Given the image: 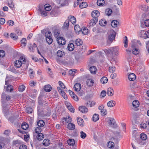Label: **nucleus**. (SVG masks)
I'll list each match as a JSON object with an SVG mask.
<instances>
[{"mask_svg":"<svg viewBox=\"0 0 149 149\" xmlns=\"http://www.w3.org/2000/svg\"><path fill=\"white\" fill-rule=\"evenodd\" d=\"M140 8L144 11H147L149 10V6L144 5H141Z\"/></svg>","mask_w":149,"mask_h":149,"instance_id":"cd10ccee","label":"nucleus"},{"mask_svg":"<svg viewBox=\"0 0 149 149\" xmlns=\"http://www.w3.org/2000/svg\"><path fill=\"white\" fill-rule=\"evenodd\" d=\"M25 86L23 84H22L19 86L18 90L19 91L22 92L25 90Z\"/></svg>","mask_w":149,"mask_h":149,"instance_id":"de8ad7c7","label":"nucleus"},{"mask_svg":"<svg viewBox=\"0 0 149 149\" xmlns=\"http://www.w3.org/2000/svg\"><path fill=\"white\" fill-rule=\"evenodd\" d=\"M29 127V125L27 123H24L23 125H22L21 126L22 128L24 130H26Z\"/></svg>","mask_w":149,"mask_h":149,"instance_id":"bf43d9fd","label":"nucleus"},{"mask_svg":"<svg viewBox=\"0 0 149 149\" xmlns=\"http://www.w3.org/2000/svg\"><path fill=\"white\" fill-rule=\"evenodd\" d=\"M132 53L135 55L138 54L139 52V50L138 48L135 47L134 45H132Z\"/></svg>","mask_w":149,"mask_h":149,"instance_id":"f8f14e48","label":"nucleus"},{"mask_svg":"<svg viewBox=\"0 0 149 149\" xmlns=\"http://www.w3.org/2000/svg\"><path fill=\"white\" fill-rule=\"evenodd\" d=\"M74 30L77 34H79L81 31V29L78 25H76L74 26Z\"/></svg>","mask_w":149,"mask_h":149,"instance_id":"b1692460","label":"nucleus"},{"mask_svg":"<svg viewBox=\"0 0 149 149\" xmlns=\"http://www.w3.org/2000/svg\"><path fill=\"white\" fill-rule=\"evenodd\" d=\"M75 44L78 46L82 45L83 43V42L81 39H77L75 41Z\"/></svg>","mask_w":149,"mask_h":149,"instance_id":"f704fd0d","label":"nucleus"},{"mask_svg":"<svg viewBox=\"0 0 149 149\" xmlns=\"http://www.w3.org/2000/svg\"><path fill=\"white\" fill-rule=\"evenodd\" d=\"M109 125H110L113 128H116L117 127L114 118H109Z\"/></svg>","mask_w":149,"mask_h":149,"instance_id":"39448f33","label":"nucleus"},{"mask_svg":"<svg viewBox=\"0 0 149 149\" xmlns=\"http://www.w3.org/2000/svg\"><path fill=\"white\" fill-rule=\"evenodd\" d=\"M98 19H92L90 20L89 23V26L90 27H92L94 26L97 22Z\"/></svg>","mask_w":149,"mask_h":149,"instance_id":"1a4fd4ad","label":"nucleus"},{"mask_svg":"<svg viewBox=\"0 0 149 149\" xmlns=\"http://www.w3.org/2000/svg\"><path fill=\"white\" fill-rule=\"evenodd\" d=\"M75 128V125L74 124L70 123L68 125V128L70 130H74Z\"/></svg>","mask_w":149,"mask_h":149,"instance_id":"393cba45","label":"nucleus"},{"mask_svg":"<svg viewBox=\"0 0 149 149\" xmlns=\"http://www.w3.org/2000/svg\"><path fill=\"white\" fill-rule=\"evenodd\" d=\"M139 102L137 100H135L132 102V105L134 107H138L139 105Z\"/></svg>","mask_w":149,"mask_h":149,"instance_id":"09e8293b","label":"nucleus"},{"mask_svg":"<svg viewBox=\"0 0 149 149\" xmlns=\"http://www.w3.org/2000/svg\"><path fill=\"white\" fill-rule=\"evenodd\" d=\"M99 24L102 26H104L107 24V21L105 19H102L99 21Z\"/></svg>","mask_w":149,"mask_h":149,"instance_id":"c9c22d12","label":"nucleus"},{"mask_svg":"<svg viewBox=\"0 0 149 149\" xmlns=\"http://www.w3.org/2000/svg\"><path fill=\"white\" fill-rule=\"evenodd\" d=\"M100 15V13L98 10H94L91 13V15L94 19H97Z\"/></svg>","mask_w":149,"mask_h":149,"instance_id":"6e6552de","label":"nucleus"},{"mask_svg":"<svg viewBox=\"0 0 149 149\" xmlns=\"http://www.w3.org/2000/svg\"><path fill=\"white\" fill-rule=\"evenodd\" d=\"M68 144L70 146H74L75 144L74 140L73 139H69L68 140Z\"/></svg>","mask_w":149,"mask_h":149,"instance_id":"4c0bfd02","label":"nucleus"},{"mask_svg":"<svg viewBox=\"0 0 149 149\" xmlns=\"http://www.w3.org/2000/svg\"><path fill=\"white\" fill-rule=\"evenodd\" d=\"M26 39L25 38H23L21 41V42L22 45H23V46L24 47L26 46Z\"/></svg>","mask_w":149,"mask_h":149,"instance_id":"4d7b16f0","label":"nucleus"},{"mask_svg":"<svg viewBox=\"0 0 149 149\" xmlns=\"http://www.w3.org/2000/svg\"><path fill=\"white\" fill-rule=\"evenodd\" d=\"M89 70L91 73L93 74H95L96 73L97 70L96 67L95 66H91L90 67Z\"/></svg>","mask_w":149,"mask_h":149,"instance_id":"9b49d317","label":"nucleus"},{"mask_svg":"<svg viewBox=\"0 0 149 149\" xmlns=\"http://www.w3.org/2000/svg\"><path fill=\"white\" fill-rule=\"evenodd\" d=\"M79 109L80 111L82 113H87L88 111V109L84 106L79 107Z\"/></svg>","mask_w":149,"mask_h":149,"instance_id":"ddd939ff","label":"nucleus"},{"mask_svg":"<svg viewBox=\"0 0 149 149\" xmlns=\"http://www.w3.org/2000/svg\"><path fill=\"white\" fill-rule=\"evenodd\" d=\"M57 88L58 91L60 94L65 99H67V96L65 93L64 91V90L61 89V87H58Z\"/></svg>","mask_w":149,"mask_h":149,"instance_id":"423d86ee","label":"nucleus"},{"mask_svg":"<svg viewBox=\"0 0 149 149\" xmlns=\"http://www.w3.org/2000/svg\"><path fill=\"white\" fill-rule=\"evenodd\" d=\"M114 143L112 142L109 141L107 144L108 147L110 148H113L114 147Z\"/></svg>","mask_w":149,"mask_h":149,"instance_id":"e433bc0d","label":"nucleus"},{"mask_svg":"<svg viewBox=\"0 0 149 149\" xmlns=\"http://www.w3.org/2000/svg\"><path fill=\"white\" fill-rule=\"evenodd\" d=\"M87 3L85 2H82L80 4L79 7L80 8H83L87 6Z\"/></svg>","mask_w":149,"mask_h":149,"instance_id":"58836bf2","label":"nucleus"},{"mask_svg":"<svg viewBox=\"0 0 149 149\" xmlns=\"http://www.w3.org/2000/svg\"><path fill=\"white\" fill-rule=\"evenodd\" d=\"M38 102L39 104V106L37 108L38 111L39 113H41V112H42L43 110L42 109L43 108L47 106L48 104L46 102L43 100L42 99L41 97H39L38 99Z\"/></svg>","mask_w":149,"mask_h":149,"instance_id":"f03ea898","label":"nucleus"},{"mask_svg":"<svg viewBox=\"0 0 149 149\" xmlns=\"http://www.w3.org/2000/svg\"><path fill=\"white\" fill-rule=\"evenodd\" d=\"M65 55L64 52L61 50H58L57 53V56L60 57H62Z\"/></svg>","mask_w":149,"mask_h":149,"instance_id":"2f4dec72","label":"nucleus"},{"mask_svg":"<svg viewBox=\"0 0 149 149\" xmlns=\"http://www.w3.org/2000/svg\"><path fill=\"white\" fill-rule=\"evenodd\" d=\"M125 39L124 41V47H127L128 46V40L127 38V37L126 36H125Z\"/></svg>","mask_w":149,"mask_h":149,"instance_id":"680f3d73","label":"nucleus"},{"mask_svg":"<svg viewBox=\"0 0 149 149\" xmlns=\"http://www.w3.org/2000/svg\"><path fill=\"white\" fill-rule=\"evenodd\" d=\"M52 88V87L50 84L45 85L44 87V91L46 92H50L51 91Z\"/></svg>","mask_w":149,"mask_h":149,"instance_id":"f3484780","label":"nucleus"},{"mask_svg":"<svg viewBox=\"0 0 149 149\" xmlns=\"http://www.w3.org/2000/svg\"><path fill=\"white\" fill-rule=\"evenodd\" d=\"M106 95V92L105 91H102L100 94V97L101 98H103L105 97Z\"/></svg>","mask_w":149,"mask_h":149,"instance_id":"69168bd1","label":"nucleus"},{"mask_svg":"<svg viewBox=\"0 0 149 149\" xmlns=\"http://www.w3.org/2000/svg\"><path fill=\"white\" fill-rule=\"evenodd\" d=\"M39 12L43 17H45L47 15V13L45 10H42L40 8L39 9Z\"/></svg>","mask_w":149,"mask_h":149,"instance_id":"c03bdc74","label":"nucleus"},{"mask_svg":"<svg viewBox=\"0 0 149 149\" xmlns=\"http://www.w3.org/2000/svg\"><path fill=\"white\" fill-rule=\"evenodd\" d=\"M81 88V84H74V89L76 91H79Z\"/></svg>","mask_w":149,"mask_h":149,"instance_id":"4be33fe9","label":"nucleus"},{"mask_svg":"<svg viewBox=\"0 0 149 149\" xmlns=\"http://www.w3.org/2000/svg\"><path fill=\"white\" fill-rule=\"evenodd\" d=\"M50 141L48 139H44L42 142L43 145L45 146H48L50 144Z\"/></svg>","mask_w":149,"mask_h":149,"instance_id":"473e14b6","label":"nucleus"},{"mask_svg":"<svg viewBox=\"0 0 149 149\" xmlns=\"http://www.w3.org/2000/svg\"><path fill=\"white\" fill-rule=\"evenodd\" d=\"M10 36L11 38L14 40L17 39L18 38L17 36L16 35V34L13 33H10Z\"/></svg>","mask_w":149,"mask_h":149,"instance_id":"5fc2aeb1","label":"nucleus"},{"mask_svg":"<svg viewBox=\"0 0 149 149\" xmlns=\"http://www.w3.org/2000/svg\"><path fill=\"white\" fill-rule=\"evenodd\" d=\"M45 35L46 38H48L51 36L52 34L51 32L48 31L45 33Z\"/></svg>","mask_w":149,"mask_h":149,"instance_id":"774afa93","label":"nucleus"},{"mask_svg":"<svg viewBox=\"0 0 149 149\" xmlns=\"http://www.w3.org/2000/svg\"><path fill=\"white\" fill-rule=\"evenodd\" d=\"M140 138L142 140H145L147 138V136L144 133H141L140 134Z\"/></svg>","mask_w":149,"mask_h":149,"instance_id":"a18cd8bd","label":"nucleus"},{"mask_svg":"<svg viewBox=\"0 0 149 149\" xmlns=\"http://www.w3.org/2000/svg\"><path fill=\"white\" fill-rule=\"evenodd\" d=\"M97 3L98 6H102L104 4L105 1L104 0H97Z\"/></svg>","mask_w":149,"mask_h":149,"instance_id":"c756f323","label":"nucleus"},{"mask_svg":"<svg viewBox=\"0 0 149 149\" xmlns=\"http://www.w3.org/2000/svg\"><path fill=\"white\" fill-rule=\"evenodd\" d=\"M4 89H6L7 92H11L13 90V86L11 85H8L6 87H4Z\"/></svg>","mask_w":149,"mask_h":149,"instance_id":"5701e85b","label":"nucleus"},{"mask_svg":"<svg viewBox=\"0 0 149 149\" xmlns=\"http://www.w3.org/2000/svg\"><path fill=\"white\" fill-rule=\"evenodd\" d=\"M140 127L141 128L143 129H148L147 124L146 123H142L140 124Z\"/></svg>","mask_w":149,"mask_h":149,"instance_id":"603ef678","label":"nucleus"},{"mask_svg":"<svg viewBox=\"0 0 149 149\" xmlns=\"http://www.w3.org/2000/svg\"><path fill=\"white\" fill-rule=\"evenodd\" d=\"M116 104V102L114 101L111 100L108 102L107 105L109 107H112L115 106Z\"/></svg>","mask_w":149,"mask_h":149,"instance_id":"6ab92c4d","label":"nucleus"},{"mask_svg":"<svg viewBox=\"0 0 149 149\" xmlns=\"http://www.w3.org/2000/svg\"><path fill=\"white\" fill-rule=\"evenodd\" d=\"M74 48V44L72 43H70L69 44L68 46V49L69 51H72Z\"/></svg>","mask_w":149,"mask_h":149,"instance_id":"412c9836","label":"nucleus"},{"mask_svg":"<svg viewBox=\"0 0 149 149\" xmlns=\"http://www.w3.org/2000/svg\"><path fill=\"white\" fill-rule=\"evenodd\" d=\"M100 81L102 83L105 84L107 82L108 80L107 77H103L101 79Z\"/></svg>","mask_w":149,"mask_h":149,"instance_id":"7c9ffc66","label":"nucleus"},{"mask_svg":"<svg viewBox=\"0 0 149 149\" xmlns=\"http://www.w3.org/2000/svg\"><path fill=\"white\" fill-rule=\"evenodd\" d=\"M119 25V22L116 20H114L111 22V25L113 27H116Z\"/></svg>","mask_w":149,"mask_h":149,"instance_id":"a211bd4d","label":"nucleus"},{"mask_svg":"<svg viewBox=\"0 0 149 149\" xmlns=\"http://www.w3.org/2000/svg\"><path fill=\"white\" fill-rule=\"evenodd\" d=\"M128 78L129 80L133 81L135 79L136 76L134 73H131L128 75Z\"/></svg>","mask_w":149,"mask_h":149,"instance_id":"dca6fc26","label":"nucleus"},{"mask_svg":"<svg viewBox=\"0 0 149 149\" xmlns=\"http://www.w3.org/2000/svg\"><path fill=\"white\" fill-rule=\"evenodd\" d=\"M78 124L81 127L84 126V121L81 118L78 117L77 119Z\"/></svg>","mask_w":149,"mask_h":149,"instance_id":"4468645a","label":"nucleus"},{"mask_svg":"<svg viewBox=\"0 0 149 149\" xmlns=\"http://www.w3.org/2000/svg\"><path fill=\"white\" fill-rule=\"evenodd\" d=\"M113 91L111 88H109L107 91V94L110 96L113 95Z\"/></svg>","mask_w":149,"mask_h":149,"instance_id":"72a5a7b5","label":"nucleus"},{"mask_svg":"<svg viewBox=\"0 0 149 149\" xmlns=\"http://www.w3.org/2000/svg\"><path fill=\"white\" fill-rule=\"evenodd\" d=\"M37 139L39 141H41L44 138V136L42 133L38 134L37 136Z\"/></svg>","mask_w":149,"mask_h":149,"instance_id":"bb28decb","label":"nucleus"},{"mask_svg":"<svg viewBox=\"0 0 149 149\" xmlns=\"http://www.w3.org/2000/svg\"><path fill=\"white\" fill-rule=\"evenodd\" d=\"M142 20L141 21V26L143 27L142 26V24H143V22H144L145 26L147 27H149V19L146 18V15L145 13L142 14Z\"/></svg>","mask_w":149,"mask_h":149,"instance_id":"7ed1b4c3","label":"nucleus"},{"mask_svg":"<svg viewBox=\"0 0 149 149\" xmlns=\"http://www.w3.org/2000/svg\"><path fill=\"white\" fill-rule=\"evenodd\" d=\"M116 33L114 31L111 32L108 38L107 42L108 44L111 43L113 40L115 39L116 36Z\"/></svg>","mask_w":149,"mask_h":149,"instance_id":"20e7f679","label":"nucleus"},{"mask_svg":"<svg viewBox=\"0 0 149 149\" xmlns=\"http://www.w3.org/2000/svg\"><path fill=\"white\" fill-rule=\"evenodd\" d=\"M22 64H24L22 62L21 60H17L15 61L14 63V65L16 67L18 68H20Z\"/></svg>","mask_w":149,"mask_h":149,"instance_id":"9d476101","label":"nucleus"},{"mask_svg":"<svg viewBox=\"0 0 149 149\" xmlns=\"http://www.w3.org/2000/svg\"><path fill=\"white\" fill-rule=\"evenodd\" d=\"M100 113L102 115L104 116L107 114V111L106 109H103L100 111Z\"/></svg>","mask_w":149,"mask_h":149,"instance_id":"052dcab7","label":"nucleus"},{"mask_svg":"<svg viewBox=\"0 0 149 149\" xmlns=\"http://www.w3.org/2000/svg\"><path fill=\"white\" fill-rule=\"evenodd\" d=\"M5 52L3 50H0V57H3L5 56Z\"/></svg>","mask_w":149,"mask_h":149,"instance_id":"338daca9","label":"nucleus"},{"mask_svg":"<svg viewBox=\"0 0 149 149\" xmlns=\"http://www.w3.org/2000/svg\"><path fill=\"white\" fill-rule=\"evenodd\" d=\"M29 77L31 79H33L34 77L35 72L32 69H30L29 71Z\"/></svg>","mask_w":149,"mask_h":149,"instance_id":"79ce46f5","label":"nucleus"},{"mask_svg":"<svg viewBox=\"0 0 149 149\" xmlns=\"http://www.w3.org/2000/svg\"><path fill=\"white\" fill-rule=\"evenodd\" d=\"M104 51L108 57L111 59H113L115 56H118V49L116 47H110Z\"/></svg>","mask_w":149,"mask_h":149,"instance_id":"f257e3e1","label":"nucleus"},{"mask_svg":"<svg viewBox=\"0 0 149 149\" xmlns=\"http://www.w3.org/2000/svg\"><path fill=\"white\" fill-rule=\"evenodd\" d=\"M112 12V10L109 8H107L106 10L105 11V14L108 16H110Z\"/></svg>","mask_w":149,"mask_h":149,"instance_id":"37998d69","label":"nucleus"},{"mask_svg":"<svg viewBox=\"0 0 149 149\" xmlns=\"http://www.w3.org/2000/svg\"><path fill=\"white\" fill-rule=\"evenodd\" d=\"M33 109L31 107H28L26 108V111L27 113H32Z\"/></svg>","mask_w":149,"mask_h":149,"instance_id":"13d9d810","label":"nucleus"},{"mask_svg":"<svg viewBox=\"0 0 149 149\" xmlns=\"http://www.w3.org/2000/svg\"><path fill=\"white\" fill-rule=\"evenodd\" d=\"M63 119L65 120V121L68 123L71 122L72 121V118L69 116L68 117H66V118H63Z\"/></svg>","mask_w":149,"mask_h":149,"instance_id":"3c124183","label":"nucleus"},{"mask_svg":"<svg viewBox=\"0 0 149 149\" xmlns=\"http://www.w3.org/2000/svg\"><path fill=\"white\" fill-rule=\"evenodd\" d=\"M60 33L57 30H55L54 31V36L57 39V38L60 37L59 36Z\"/></svg>","mask_w":149,"mask_h":149,"instance_id":"8fccbe9b","label":"nucleus"},{"mask_svg":"<svg viewBox=\"0 0 149 149\" xmlns=\"http://www.w3.org/2000/svg\"><path fill=\"white\" fill-rule=\"evenodd\" d=\"M99 115L96 113L94 114L93 116V120L94 122H96L99 119Z\"/></svg>","mask_w":149,"mask_h":149,"instance_id":"a878e982","label":"nucleus"},{"mask_svg":"<svg viewBox=\"0 0 149 149\" xmlns=\"http://www.w3.org/2000/svg\"><path fill=\"white\" fill-rule=\"evenodd\" d=\"M56 40L58 44L60 45H63L65 43L66 41L63 37L57 38Z\"/></svg>","mask_w":149,"mask_h":149,"instance_id":"0eeeda50","label":"nucleus"},{"mask_svg":"<svg viewBox=\"0 0 149 149\" xmlns=\"http://www.w3.org/2000/svg\"><path fill=\"white\" fill-rule=\"evenodd\" d=\"M45 122L42 120H40L38 121L37 125L40 127H42L44 126Z\"/></svg>","mask_w":149,"mask_h":149,"instance_id":"c85d7f7f","label":"nucleus"},{"mask_svg":"<svg viewBox=\"0 0 149 149\" xmlns=\"http://www.w3.org/2000/svg\"><path fill=\"white\" fill-rule=\"evenodd\" d=\"M45 10L47 11L50 10L52 8L51 6L49 4H46L44 6Z\"/></svg>","mask_w":149,"mask_h":149,"instance_id":"ea45409f","label":"nucleus"},{"mask_svg":"<svg viewBox=\"0 0 149 149\" xmlns=\"http://www.w3.org/2000/svg\"><path fill=\"white\" fill-rule=\"evenodd\" d=\"M69 26V20L67 19L65 20L63 24V26L62 27L63 28L66 30H68Z\"/></svg>","mask_w":149,"mask_h":149,"instance_id":"2eb2a0df","label":"nucleus"},{"mask_svg":"<svg viewBox=\"0 0 149 149\" xmlns=\"http://www.w3.org/2000/svg\"><path fill=\"white\" fill-rule=\"evenodd\" d=\"M81 137L83 139L85 138L86 136V134L83 131H81L80 132Z\"/></svg>","mask_w":149,"mask_h":149,"instance_id":"0e129e2a","label":"nucleus"},{"mask_svg":"<svg viewBox=\"0 0 149 149\" xmlns=\"http://www.w3.org/2000/svg\"><path fill=\"white\" fill-rule=\"evenodd\" d=\"M115 70V67L114 66H111L109 68V71L111 73H113Z\"/></svg>","mask_w":149,"mask_h":149,"instance_id":"e2e57ef3","label":"nucleus"},{"mask_svg":"<svg viewBox=\"0 0 149 149\" xmlns=\"http://www.w3.org/2000/svg\"><path fill=\"white\" fill-rule=\"evenodd\" d=\"M47 42L49 45L51 44L53 42V39L51 36L48 38H46Z\"/></svg>","mask_w":149,"mask_h":149,"instance_id":"a19ab883","label":"nucleus"},{"mask_svg":"<svg viewBox=\"0 0 149 149\" xmlns=\"http://www.w3.org/2000/svg\"><path fill=\"white\" fill-rule=\"evenodd\" d=\"M81 31L83 34H86L88 32V29L86 27H83L81 28Z\"/></svg>","mask_w":149,"mask_h":149,"instance_id":"49530a36","label":"nucleus"},{"mask_svg":"<svg viewBox=\"0 0 149 149\" xmlns=\"http://www.w3.org/2000/svg\"><path fill=\"white\" fill-rule=\"evenodd\" d=\"M42 131V129L39 127H36L35 130V131L37 134L40 133Z\"/></svg>","mask_w":149,"mask_h":149,"instance_id":"864d4df0","label":"nucleus"},{"mask_svg":"<svg viewBox=\"0 0 149 149\" xmlns=\"http://www.w3.org/2000/svg\"><path fill=\"white\" fill-rule=\"evenodd\" d=\"M67 108L70 112L72 113H74V111L75 109L74 108H73L71 104L69 106H68Z\"/></svg>","mask_w":149,"mask_h":149,"instance_id":"6e6d98bb","label":"nucleus"},{"mask_svg":"<svg viewBox=\"0 0 149 149\" xmlns=\"http://www.w3.org/2000/svg\"><path fill=\"white\" fill-rule=\"evenodd\" d=\"M68 18L69 19L68 20L70 21L71 23L73 24H75L76 22V20L75 17L72 16H69Z\"/></svg>","mask_w":149,"mask_h":149,"instance_id":"aec40b11","label":"nucleus"}]
</instances>
